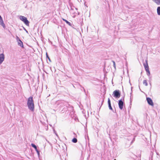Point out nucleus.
<instances>
[{
  "label": "nucleus",
  "mask_w": 160,
  "mask_h": 160,
  "mask_svg": "<svg viewBox=\"0 0 160 160\" xmlns=\"http://www.w3.org/2000/svg\"><path fill=\"white\" fill-rule=\"evenodd\" d=\"M36 151L37 152V154H38V155H39V151L38 149V150H36Z\"/></svg>",
  "instance_id": "21"
},
{
  "label": "nucleus",
  "mask_w": 160,
  "mask_h": 160,
  "mask_svg": "<svg viewBox=\"0 0 160 160\" xmlns=\"http://www.w3.org/2000/svg\"><path fill=\"white\" fill-rule=\"evenodd\" d=\"M16 39L17 42L20 40L19 38L17 36H16Z\"/></svg>",
  "instance_id": "19"
},
{
  "label": "nucleus",
  "mask_w": 160,
  "mask_h": 160,
  "mask_svg": "<svg viewBox=\"0 0 160 160\" xmlns=\"http://www.w3.org/2000/svg\"><path fill=\"white\" fill-rule=\"evenodd\" d=\"M146 99L148 103L152 106H153L154 104L152 100L150 98H147Z\"/></svg>",
  "instance_id": "7"
},
{
  "label": "nucleus",
  "mask_w": 160,
  "mask_h": 160,
  "mask_svg": "<svg viewBox=\"0 0 160 160\" xmlns=\"http://www.w3.org/2000/svg\"><path fill=\"white\" fill-rule=\"evenodd\" d=\"M157 14L158 15H160V7H158L157 8Z\"/></svg>",
  "instance_id": "15"
},
{
  "label": "nucleus",
  "mask_w": 160,
  "mask_h": 160,
  "mask_svg": "<svg viewBox=\"0 0 160 160\" xmlns=\"http://www.w3.org/2000/svg\"><path fill=\"white\" fill-rule=\"evenodd\" d=\"M108 107L109 109L112 110V108L111 106V102L109 98L108 99Z\"/></svg>",
  "instance_id": "11"
},
{
  "label": "nucleus",
  "mask_w": 160,
  "mask_h": 160,
  "mask_svg": "<svg viewBox=\"0 0 160 160\" xmlns=\"http://www.w3.org/2000/svg\"><path fill=\"white\" fill-rule=\"evenodd\" d=\"M83 89H84V91H85V90L84 89V88L83 87H82Z\"/></svg>",
  "instance_id": "26"
},
{
  "label": "nucleus",
  "mask_w": 160,
  "mask_h": 160,
  "mask_svg": "<svg viewBox=\"0 0 160 160\" xmlns=\"http://www.w3.org/2000/svg\"><path fill=\"white\" fill-rule=\"evenodd\" d=\"M4 59V55L3 53L0 54V65L3 61Z\"/></svg>",
  "instance_id": "8"
},
{
  "label": "nucleus",
  "mask_w": 160,
  "mask_h": 160,
  "mask_svg": "<svg viewBox=\"0 0 160 160\" xmlns=\"http://www.w3.org/2000/svg\"><path fill=\"white\" fill-rule=\"evenodd\" d=\"M112 61L113 63V66L114 67V68L115 69L116 68V66H115V62L113 61Z\"/></svg>",
  "instance_id": "20"
},
{
  "label": "nucleus",
  "mask_w": 160,
  "mask_h": 160,
  "mask_svg": "<svg viewBox=\"0 0 160 160\" xmlns=\"http://www.w3.org/2000/svg\"><path fill=\"white\" fill-rule=\"evenodd\" d=\"M34 102L33 100L32 97H29L28 100L27 102V104H29L30 103H32V102Z\"/></svg>",
  "instance_id": "10"
},
{
  "label": "nucleus",
  "mask_w": 160,
  "mask_h": 160,
  "mask_svg": "<svg viewBox=\"0 0 160 160\" xmlns=\"http://www.w3.org/2000/svg\"><path fill=\"white\" fill-rule=\"evenodd\" d=\"M48 59L50 61V59L49 57H48Z\"/></svg>",
  "instance_id": "25"
},
{
  "label": "nucleus",
  "mask_w": 160,
  "mask_h": 160,
  "mask_svg": "<svg viewBox=\"0 0 160 160\" xmlns=\"http://www.w3.org/2000/svg\"><path fill=\"white\" fill-rule=\"evenodd\" d=\"M57 105L59 108L64 107L65 106H66L67 107V105H68V103L66 102H65L63 101H59L57 102Z\"/></svg>",
  "instance_id": "2"
},
{
  "label": "nucleus",
  "mask_w": 160,
  "mask_h": 160,
  "mask_svg": "<svg viewBox=\"0 0 160 160\" xmlns=\"http://www.w3.org/2000/svg\"><path fill=\"white\" fill-rule=\"evenodd\" d=\"M146 63H143V65L145 68V70L147 72L149 71V67L148 66V60H146Z\"/></svg>",
  "instance_id": "6"
},
{
  "label": "nucleus",
  "mask_w": 160,
  "mask_h": 160,
  "mask_svg": "<svg viewBox=\"0 0 160 160\" xmlns=\"http://www.w3.org/2000/svg\"><path fill=\"white\" fill-rule=\"evenodd\" d=\"M19 18L21 21H23L27 26H29V22L26 18L23 16H20L19 17Z\"/></svg>",
  "instance_id": "1"
},
{
  "label": "nucleus",
  "mask_w": 160,
  "mask_h": 160,
  "mask_svg": "<svg viewBox=\"0 0 160 160\" xmlns=\"http://www.w3.org/2000/svg\"><path fill=\"white\" fill-rule=\"evenodd\" d=\"M143 84L145 85L146 86H147L148 85V84L147 81L146 80H143Z\"/></svg>",
  "instance_id": "17"
},
{
  "label": "nucleus",
  "mask_w": 160,
  "mask_h": 160,
  "mask_svg": "<svg viewBox=\"0 0 160 160\" xmlns=\"http://www.w3.org/2000/svg\"><path fill=\"white\" fill-rule=\"evenodd\" d=\"M72 141L74 143H76L77 142V139L75 138H74L72 140Z\"/></svg>",
  "instance_id": "18"
},
{
  "label": "nucleus",
  "mask_w": 160,
  "mask_h": 160,
  "mask_svg": "<svg viewBox=\"0 0 160 160\" xmlns=\"http://www.w3.org/2000/svg\"><path fill=\"white\" fill-rule=\"evenodd\" d=\"M18 45L21 47H23V43L22 41L20 40L18 42Z\"/></svg>",
  "instance_id": "12"
},
{
  "label": "nucleus",
  "mask_w": 160,
  "mask_h": 160,
  "mask_svg": "<svg viewBox=\"0 0 160 160\" xmlns=\"http://www.w3.org/2000/svg\"><path fill=\"white\" fill-rule=\"evenodd\" d=\"M114 160H116V159H114Z\"/></svg>",
  "instance_id": "29"
},
{
  "label": "nucleus",
  "mask_w": 160,
  "mask_h": 160,
  "mask_svg": "<svg viewBox=\"0 0 160 160\" xmlns=\"http://www.w3.org/2000/svg\"><path fill=\"white\" fill-rule=\"evenodd\" d=\"M134 140H135V138H134L133 139V140H132V141L131 142V144H132V143L133 142V141H134Z\"/></svg>",
  "instance_id": "23"
},
{
  "label": "nucleus",
  "mask_w": 160,
  "mask_h": 160,
  "mask_svg": "<svg viewBox=\"0 0 160 160\" xmlns=\"http://www.w3.org/2000/svg\"><path fill=\"white\" fill-rule=\"evenodd\" d=\"M62 20L65 21L67 24H68V25L69 26H71V23L69 22H68V21L67 20L64 19V18H62Z\"/></svg>",
  "instance_id": "13"
},
{
  "label": "nucleus",
  "mask_w": 160,
  "mask_h": 160,
  "mask_svg": "<svg viewBox=\"0 0 160 160\" xmlns=\"http://www.w3.org/2000/svg\"><path fill=\"white\" fill-rule=\"evenodd\" d=\"M27 105L28 108L32 112L34 111V102H32V103H29V104H28Z\"/></svg>",
  "instance_id": "3"
},
{
  "label": "nucleus",
  "mask_w": 160,
  "mask_h": 160,
  "mask_svg": "<svg viewBox=\"0 0 160 160\" xmlns=\"http://www.w3.org/2000/svg\"><path fill=\"white\" fill-rule=\"evenodd\" d=\"M53 111H54V112H55V110L54 109H53Z\"/></svg>",
  "instance_id": "28"
},
{
  "label": "nucleus",
  "mask_w": 160,
  "mask_h": 160,
  "mask_svg": "<svg viewBox=\"0 0 160 160\" xmlns=\"http://www.w3.org/2000/svg\"><path fill=\"white\" fill-rule=\"evenodd\" d=\"M124 103L122 101V99H121L118 101V106L119 108L121 110H122L123 108Z\"/></svg>",
  "instance_id": "5"
},
{
  "label": "nucleus",
  "mask_w": 160,
  "mask_h": 160,
  "mask_svg": "<svg viewBox=\"0 0 160 160\" xmlns=\"http://www.w3.org/2000/svg\"><path fill=\"white\" fill-rule=\"evenodd\" d=\"M147 75L148 76H149L150 75V71H148V72H147Z\"/></svg>",
  "instance_id": "22"
},
{
  "label": "nucleus",
  "mask_w": 160,
  "mask_h": 160,
  "mask_svg": "<svg viewBox=\"0 0 160 160\" xmlns=\"http://www.w3.org/2000/svg\"><path fill=\"white\" fill-rule=\"evenodd\" d=\"M46 56H47V57L48 58V57H49L47 53H46Z\"/></svg>",
  "instance_id": "24"
},
{
  "label": "nucleus",
  "mask_w": 160,
  "mask_h": 160,
  "mask_svg": "<svg viewBox=\"0 0 160 160\" xmlns=\"http://www.w3.org/2000/svg\"><path fill=\"white\" fill-rule=\"evenodd\" d=\"M114 97L116 98H119L120 96V93L119 90H116L113 92Z\"/></svg>",
  "instance_id": "4"
},
{
  "label": "nucleus",
  "mask_w": 160,
  "mask_h": 160,
  "mask_svg": "<svg viewBox=\"0 0 160 160\" xmlns=\"http://www.w3.org/2000/svg\"><path fill=\"white\" fill-rule=\"evenodd\" d=\"M0 25H1L3 28H5L6 26L3 22L2 18H0Z\"/></svg>",
  "instance_id": "9"
},
{
  "label": "nucleus",
  "mask_w": 160,
  "mask_h": 160,
  "mask_svg": "<svg viewBox=\"0 0 160 160\" xmlns=\"http://www.w3.org/2000/svg\"><path fill=\"white\" fill-rule=\"evenodd\" d=\"M2 18V17H1V15H0V18Z\"/></svg>",
  "instance_id": "27"
},
{
  "label": "nucleus",
  "mask_w": 160,
  "mask_h": 160,
  "mask_svg": "<svg viewBox=\"0 0 160 160\" xmlns=\"http://www.w3.org/2000/svg\"><path fill=\"white\" fill-rule=\"evenodd\" d=\"M31 146L33 147V148H34V149H35V150L36 151V150H38L37 148V146L35 145L34 144H33V143H32L31 144Z\"/></svg>",
  "instance_id": "16"
},
{
  "label": "nucleus",
  "mask_w": 160,
  "mask_h": 160,
  "mask_svg": "<svg viewBox=\"0 0 160 160\" xmlns=\"http://www.w3.org/2000/svg\"><path fill=\"white\" fill-rule=\"evenodd\" d=\"M157 5H160V0H152Z\"/></svg>",
  "instance_id": "14"
}]
</instances>
